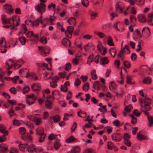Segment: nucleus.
<instances>
[{
	"mask_svg": "<svg viewBox=\"0 0 153 153\" xmlns=\"http://www.w3.org/2000/svg\"><path fill=\"white\" fill-rule=\"evenodd\" d=\"M46 5L45 4H38L37 5L35 6V9L36 11L39 12L41 15H42L43 13L46 10Z\"/></svg>",
	"mask_w": 153,
	"mask_h": 153,
	"instance_id": "f257e3e1",
	"label": "nucleus"
},
{
	"mask_svg": "<svg viewBox=\"0 0 153 153\" xmlns=\"http://www.w3.org/2000/svg\"><path fill=\"white\" fill-rule=\"evenodd\" d=\"M38 49L43 56H46L50 51V48L48 46H39Z\"/></svg>",
	"mask_w": 153,
	"mask_h": 153,
	"instance_id": "f03ea898",
	"label": "nucleus"
},
{
	"mask_svg": "<svg viewBox=\"0 0 153 153\" xmlns=\"http://www.w3.org/2000/svg\"><path fill=\"white\" fill-rule=\"evenodd\" d=\"M111 138L112 140L115 142L120 141L123 138L122 135L120 133H116L111 135Z\"/></svg>",
	"mask_w": 153,
	"mask_h": 153,
	"instance_id": "7ed1b4c3",
	"label": "nucleus"
},
{
	"mask_svg": "<svg viewBox=\"0 0 153 153\" xmlns=\"http://www.w3.org/2000/svg\"><path fill=\"white\" fill-rule=\"evenodd\" d=\"M5 9V12L7 13L11 14L13 13L12 6L8 4H5L3 5Z\"/></svg>",
	"mask_w": 153,
	"mask_h": 153,
	"instance_id": "20e7f679",
	"label": "nucleus"
},
{
	"mask_svg": "<svg viewBox=\"0 0 153 153\" xmlns=\"http://www.w3.org/2000/svg\"><path fill=\"white\" fill-rule=\"evenodd\" d=\"M41 86L38 83H35L31 86V88L33 91L37 92L40 91Z\"/></svg>",
	"mask_w": 153,
	"mask_h": 153,
	"instance_id": "39448f33",
	"label": "nucleus"
},
{
	"mask_svg": "<svg viewBox=\"0 0 153 153\" xmlns=\"http://www.w3.org/2000/svg\"><path fill=\"white\" fill-rule=\"evenodd\" d=\"M120 5H124L121 2H117L116 3L115 5L116 12H119L120 13H122L123 9L120 7Z\"/></svg>",
	"mask_w": 153,
	"mask_h": 153,
	"instance_id": "423d86ee",
	"label": "nucleus"
},
{
	"mask_svg": "<svg viewBox=\"0 0 153 153\" xmlns=\"http://www.w3.org/2000/svg\"><path fill=\"white\" fill-rule=\"evenodd\" d=\"M39 19H38L35 20L34 22H33L31 20H26L25 21L26 24L30 23L33 26H38L39 25Z\"/></svg>",
	"mask_w": 153,
	"mask_h": 153,
	"instance_id": "0eeeda50",
	"label": "nucleus"
},
{
	"mask_svg": "<svg viewBox=\"0 0 153 153\" xmlns=\"http://www.w3.org/2000/svg\"><path fill=\"white\" fill-rule=\"evenodd\" d=\"M141 131H140L137 134V138L139 141L142 140H147L149 138L146 136H145L140 134Z\"/></svg>",
	"mask_w": 153,
	"mask_h": 153,
	"instance_id": "6e6552de",
	"label": "nucleus"
},
{
	"mask_svg": "<svg viewBox=\"0 0 153 153\" xmlns=\"http://www.w3.org/2000/svg\"><path fill=\"white\" fill-rule=\"evenodd\" d=\"M117 85L114 81H111L110 82L109 88L110 90L114 92H115L116 89Z\"/></svg>",
	"mask_w": 153,
	"mask_h": 153,
	"instance_id": "1a4fd4ad",
	"label": "nucleus"
},
{
	"mask_svg": "<svg viewBox=\"0 0 153 153\" xmlns=\"http://www.w3.org/2000/svg\"><path fill=\"white\" fill-rule=\"evenodd\" d=\"M143 35L144 34L146 36H149L150 34V32L149 29L148 27H145L142 30Z\"/></svg>",
	"mask_w": 153,
	"mask_h": 153,
	"instance_id": "9d476101",
	"label": "nucleus"
},
{
	"mask_svg": "<svg viewBox=\"0 0 153 153\" xmlns=\"http://www.w3.org/2000/svg\"><path fill=\"white\" fill-rule=\"evenodd\" d=\"M143 101L144 103V108H148V106H150L149 105L151 103V100L150 98H146L145 99H143Z\"/></svg>",
	"mask_w": 153,
	"mask_h": 153,
	"instance_id": "9b49d317",
	"label": "nucleus"
},
{
	"mask_svg": "<svg viewBox=\"0 0 153 153\" xmlns=\"http://www.w3.org/2000/svg\"><path fill=\"white\" fill-rule=\"evenodd\" d=\"M37 99V97H34L32 99H30L28 98H26V102L29 105H30L33 104L35 102V101Z\"/></svg>",
	"mask_w": 153,
	"mask_h": 153,
	"instance_id": "f8f14e48",
	"label": "nucleus"
},
{
	"mask_svg": "<svg viewBox=\"0 0 153 153\" xmlns=\"http://www.w3.org/2000/svg\"><path fill=\"white\" fill-rule=\"evenodd\" d=\"M36 133L38 135L44 134V129L41 127H38L36 129Z\"/></svg>",
	"mask_w": 153,
	"mask_h": 153,
	"instance_id": "ddd939ff",
	"label": "nucleus"
},
{
	"mask_svg": "<svg viewBox=\"0 0 153 153\" xmlns=\"http://www.w3.org/2000/svg\"><path fill=\"white\" fill-rule=\"evenodd\" d=\"M0 45V50L1 53H5L7 51L6 49L7 47L6 42H4V44H1Z\"/></svg>",
	"mask_w": 153,
	"mask_h": 153,
	"instance_id": "4468645a",
	"label": "nucleus"
},
{
	"mask_svg": "<svg viewBox=\"0 0 153 153\" xmlns=\"http://www.w3.org/2000/svg\"><path fill=\"white\" fill-rule=\"evenodd\" d=\"M147 22L148 23H151L150 25L153 26V13H149L148 15Z\"/></svg>",
	"mask_w": 153,
	"mask_h": 153,
	"instance_id": "2eb2a0df",
	"label": "nucleus"
},
{
	"mask_svg": "<svg viewBox=\"0 0 153 153\" xmlns=\"http://www.w3.org/2000/svg\"><path fill=\"white\" fill-rule=\"evenodd\" d=\"M27 150L29 152L33 153L36 151V148L34 145L31 144L28 147Z\"/></svg>",
	"mask_w": 153,
	"mask_h": 153,
	"instance_id": "dca6fc26",
	"label": "nucleus"
},
{
	"mask_svg": "<svg viewBox=\"0 0 153 153\" xmlns=\"http://www.w3.org/2000/svg\"><path fill=\"white\" fill-rule=\"evenodd\" d=\"M11 20H12L13 22V25H14V21H15V19L13 17H12V18H10V19H5V20H4V22H2V23L3 24H10V21Z\"/></svg>",
	"mask_w": 153,
	"mask_h": 153,
	"instance_id": "f3484780",
	"label": "nucleus"
},
{
	"mask_svg": "<svg viewBox=\"0 0 153 153\" xmlns=\"http://www.w3.org/2000/svg\"><path fill=\"white\" fill-rule=\"evenodd\" d=\"M60 116L58 115H56L55 116L50 117V120L52 119L55 123H57L59 122L60 119Z\"/></svg>",
	"mask_w": 153,
	"mask_h": 153,
	"instance_id": "a211bd4d",
	"label": "nucleus"
},
{
	"mask_svg": "<svg viewBox=\"0 0 153 153\" xmlns=\"http://www.w3.org/2000/svg\"><path fill=\"white\" fill-rule=\"evenodd\" d=\"M62 44L65 46H70L71 45L70 41L66 38H64L63 39L62 41Z\"/></svg>",
	"mask_w": 153,
	"mask_h": 153,
	"instance_id": "6ab92c4d",
	"label": "nucleus"
},
{
	"mask_svg": "<svg viewBox=\"0 0 153 153\" xmlns=\"http://www.w3.org/2000/svg\"><path fill=\"white\" fill-rule=\"evenodd\" d=\"M138 19L139 21L142 23L145 22L147 20L146 19L145 16L141 14H139L138 16Z\"/></svg>",
	"mask_w": 153,
	"mask_h": 153,
	"instance_id": "aec40b11",
	"label": "nucleus"
},
{
	"mask_svg": "<svg viewBox=\"0 0 153 153\" xmlns=\"http://www.w3.org/2000/svg\"><path fill=\"white\" fill-rule=\"evenodd\" d=\"M80 149L79 147L76 146L71 149L70 151L68 152V153H77L79 152Z\"/></svg>",
	"mask_w": 153,
	"mask_h": 153,
	"instance_id": "412c9836",
	"label": "nucleus"
},
{
	"mask_svg": "<svg viewBox=\"0 0 153 153\" xmlns=\"http://www.w3.org/2000/svg\"><path fill=\"white\" fill-rule=\"evenodd\" d=\"M143 82L144 84H149L152 82V79L149 77H146L144 78Z\"/></svg>",
	"mask_w": 153,
	"mask_h": 153,
	"instance_id": "4be33fe9",
	"label": "nucleus"
},
{
	"mask_svg": "<svg viewBox=\"0 0 153 153\" xmlns=\"http://www.w3.org/2000/svg\"><path fill=\"white\" fill-rule=\"evenodd\" d=\"M109 52L111 56L114 57L116 53V50L114 48H111L109 50Z\"/></svg>",
	"mask_w": 153,
	"mask_h": 153,
	"instance_id": "5701e85b",
	"label": "nucleus"
},
{
	"mask_svg": "<svg viewBox=\"0 0 153 153\" xmlns=\"http://www.w3.org/2000/svg\"><path fill=\"white\" fill-rule=\"evenodd\" d=\"M107 44L110 46H114V44L113 42L112 39L110 36H109L108 37Z\"/></svg>",
	"mask_w": 153,
	"mask_h": 153,
	"instance_id": "b1692460",
	"label": "nucleus"
},
{
	"mask_svg": "<svg viewBox=\"0 0 153 153\" xmlns=\"http://www.w3.org/2000/svg\"><path fill=\"white\" fill-rule=\"evenodd\" d=\"M76 139L74 138L73 136H71L70 137L66 140V142L68 143H71L74 142L76 141Z\"/></svg>",
	"mask_w": 153,
	"mask_h": 153,
	"instance_id": "393cba45",
	"label": "nucleus"
},
{
	"mask_svg": "<svg viewBox=\"0 0 153 153\" xmlns=\"http://www.w3.org/2000/svg\"><path fill=\"white\" fill-rule=\"evenodd\" d=\"M46 107L48 109H51L52 107V102L50 100H47L45 102Z\"/></svg>",
	"mask_w": 153,
	"mask_h": 153,
	"instance_id": "a878e982",
	"label": "nucleus"
},
{
	"mask_svg": "<svg viewBox=\"0 0 153 153\" xmlns=\"http://www.w3.org/2000/svg\"><path fill=\"white\" fill-rule=\"evenodd\" d=\"M109 62L108 58L107 57H105L104 58H102L101 59V64L104 65L105 64H108Z\"/></svg>",
	"mask_w": 153,
	"mask_h": 153,
	"instance_id": "bb28decb",
	"label": "nucleus"
},
{
	"mask_svg": "<svg viewBox=\"0 0 153 153\" xmlns=\"http://www.w3.org/2000/svg\"><path fill=\"white\" fill-rule=\"evenodd\" d=\"M94 45L91 43H88L85 45L84 47V49L85 51H88L90 49L94 47Z\"/></svg>",
	"mask_w": 153,
	"mask_h": 153,
	"instance_id": "cd10ccee",
	"label": "nucleus"
},
{
	"mask_svg": "<svg viewBox=\"0 0 153 153\" xmlns=\"http://www.w3.org/2000/svg\"><path fill=\"white\" fill-rule=\"evenodd\" d=\"M91 74L92 79L94 80H96L97 78V76L96 73V71L95 70H92L91 72Z\"/></svg>",
	"mask_w": 153,
	"mask_h": 153,
	"instance_id": "c85d7f7f",
	"label": "nucleus"
},
{
	"mask_svg": "<svg viewBox=\"0 0 153 153\" xmlns=\"http://www.w3.org/2000/svg\"><path fill=\"white\" fill-rule=\"evenodd\" d=\"M151 109V108L150 106H148V108H144V109H142V111L144 112L145 115L147 116L148 117V116H149L150 115H149V113L147 111L150 110Z\"/></svg>",
	"mask_w": 153,
	"mask_h": 153,
	"instance_id": "c756f323",
	"label": "nucleus"
},
{
	"mask_svg": "<svg viewBox=\"0 0 153 153\" xmlns=\"http://www.w3.org/2000/svg\"><path fill=\"white\" fill-rule=\"evenodd\" d=\"M28 144V143H27L24 144H21L19 146V148L20 150L23 151H25V149Z\"/></svg>",
	"mask_w": 153,
	"mask_h": 153,
	"instance_id": "7c9ffc66",
	"label": "nucleus"
},
{
	"mask_svg": "<svg viewBox=\"0 0 153 153\" xmlns=\"http://www.w3.org/2000/svg\"><path fill=\"white\" fill-rule=\"evenodd\" d=\"M121 50H123L124 53H126L127 54L130 53V52L128 48V45H126L125 47L121 49Z\"/></svg>",
	"mask_w": 153,
	"mask_h": 153,
	"instance_id": "2f4dec72",
	"label": "nucleus"
},
{
	"mask_svg": "<svg viewBox=\"0 0 153 153\" xmlns=\"http://www.w3.org/2000/svg\"><path fill=\"white\" fill-rule=\"evenodd\" d=\"M39 135V143L43 142L45 138L46 137V134H44Z\"/></svg>",
	"mask_w": 153,
	"mask_h": 153,
	"instance_id": "473e14b6",
	"label": "nucleus"
},
{
	"mask_svg": "<svg viewBox=\"0 0 153 153\" xmlns=\"http://www.w3.org/2000/svg\"><path fill=\"white\" fill-rule=\"evenodd\" d=\"M18 39L22 45H24L25 44L26 40V39L25 37L23 36H21L19 37Z\"/></svg>",
	"mask_w": 153,
	"mask_h": 153,
	"instance_id": "72a5a7b5",
	"label": "nucleus"
},
{
	"mask_svg": "<svg viewBox=\"0 0 153 153\" xmlns=\"http://www.w3.org/2000/svg\"><path fill=\"white\" fill-rule=\"evenodd\" d=\"M22 138L23 140L25 141L29 142H31L32 140V139L30 135H28L27 136H22Z\"/></svg>",
	"mask_w": 153,
	"mask_h": 153,
	"instance_id": "f704fd0d",
	"label": "nucleus"
},
{
	"mask_svg": "<svg viewBox=\"0 0 153 153\" xmlns=\"http://www.w3.org/2000/svg\"><path fill=\"white\" fill-rule=\"evenodd\" d=\"M147 119L149 120V126H151L153 124V117L151 116H148Z\"/></svg>",
	"mask_w": 153,
	"mask_h": 153,
	"instance_id": "c9c22d12",
	"label": "nucleus"
},
{
	"mask_svg": "<svg viewBox=\"0 0 153 153\" xmlns=\"http://www.w3.org/2000/svg\"><path fill=\"white\" fill-rule=\"evenodd\" d=\"M34 122L35 123V124L36 125H39L42 122V119L41 118L37 117Z\"/></svg>",
	"mask_w": 153,
	"mask_h": 153,
	"instance_id": "e433bc0d",
	"label": "nucleus"
},
{
	"mask_svg": "<svg viewBox=\"0 0 153 153\" xmlns=\"http://www.w3.org/2000/svg\"><path fill=\"white\" fill-rule=\"evenodd\" d=\"M132 108L133 107L132 105L130 104L125 107V110L126 112H130Z\"/></svg>",
	"mask_w": 153,
	"mask_h": 153,
	"instance_id": "4c0bfd02",
	"label": "nucleus"
},
{
	"mask_svg": "<svg viewBox=\"0 0 153 153\" xmlns=\"http://www.w3.org/2000/svg\"><path fill=\"white\" fill-rule=\"evenodd\" d=\"M108 149H109L112 150L114 146V143L111 142H108L107 143Z\"/></svg>",
	"mask_w": 153,
	"mask_h": 153,
	"instance_id": "58836bf2",
	"label": "nucleus"
},
{
	"mask_svg": "<svg viewBox=\"0 0 153 153\" xmlns=\"http://www.w3.org/2000/svg\"><path fill=\"white\" fill-rule=\"evenodd\" d=\"M36 115H30L28 116V118L29 119L32 121L34 122L36 118Z\"/></svg>",
	"mask_w": 153,
	"mask_h": 153,
	"instance_id": "ea45409f",
	"label": "nucleus"
},
{
	"mask_svg": "<svg viewBox=\"0 0 153 153\" xmlns=\"http://www.w3.org/2000/svg\"><path fill=\"white\" fill-rule=\"evenodd\" d=\"M89 89V84L88 83H85L82 87V89L83 91H87Z\"/></svg>",
	"mask_w": 153,
	"mask_h": 153,
	"instance_id": "a19ab883",
	"label": "nucleus"
},
{
	"mask_svg": "<svg viewBox=\"0 0 153 153\" xmlns=\"http://www.w3.org/2000/svg\"><path fill=\"white\" fill-rule=\"evenodd\" d=\"M5 128L4 127L3 128L1 129H0V132L3 133L4 135V136L5 137L8 134V131H5Z\"/></svg>",
	"mask_w": 153,
	"mask_h": 153,
	"instance_id": "79ce46f5",
	"label": "nucleus"
},
{
	"mask_svg": "<svg viewBox=\"0 0 153 153\" xmlns=\"http://www.w3.org/2000/svg\"><path fill=\"white\" fill-rule=\"evenodd\" d=\"M100 82L98 81H95L93 84V88L95 89V87H97L98 88V90H99V87L100 86Z\"/></svg>",
	"mask_w": 153,
	"mask_h": 153,
	"instance_id": "37998d69",
	"label": "nucleus"
},
{
	"mask_svg": "<svg viewBox=\"0 0 153 153\" xmlns=\"http://www.w3.org/2000/svg\"><path fill=\"white\" fill-rule=\"evenodd\" d=\"M113 124L115 125L117 128H119L121 126L120 125V121L117 120H116L113 121Z\"/></svg>",
	"mask_w": 153,
	"mask_h": 153,
	"instance_id": "c03bdc74",
	"label": "nucleus"
},
{
	"mask_svg": "<svg viewBox=\"0 0 153 153\" xmlns=\"http://www.w3.org/2000/svg\"><path fill=\"white\" fill-rule=\"evenodd\" d=\"M25 124L29 127L30 129H33L34 128V126L32 123H30V122L27 121L26 122L24 123Z\"/></svg>",
	"mask_w": 153,
	"mask_h": 153,
	"instance_id": "a18cd8bd",
	"label": "nucleus"
},
{
	"mask_svg": "<svg viewBox=\"0 0 153 153\" xmlns=\"http://www.w3.org/2000/svg\"><path fill=\"white\" fill-rule=\"evenodd\" d=\"M67 21H70L72 23L73 25H75L76 24V20L73 17H71L69 18L67 20Z\"/></svg>",
	"mask_w": 153,
	"mask_h": 153,
	"instance_id": "49530a36",
	"label": "nucleus"
},
{
	"mask_svg": "<svg viewBox=\"0 0 153 153\" xmlns=\"http://www.w3.org/2000/svg\"><path fill=\"white\" fill-rule=\"evenodd\" d=\"M30 89L29 87L28 86L24 87L23 88L22 92L23 94H25L28 92Z\"/></svg>",
	"mask_w": 153,
	"mask_h": 153,
	"instance_id": "de8ad7c7",
	"label": "nucleus"
},
{
	"mask_svg": "<svg viewBox=\"0 0 153 153\" xmlns=\"http://www.w3.org/2000/svg\"><path fill=\"white\" fill-rule=\"evenodd\" d=\"M71 65L70 63L68 62L65 64V69L66 71H69L71 69Z\"/></svg>",
	"mask_w": 153,
	"mask_h": 153,
	"instance_id": "09e8293b",
	"label": "nucleus"
},
{
	"mask_svg": "<svg viewBox=\"0 0 153 153\" xmlns=\"http://www.w3.org/2000/svg\"><path fill=\"white\" fill-rule=\"evenodd\" d=\"M7 150V147L4 146V144L2 145L0 148V151L2 152H5Z\"/></svg>",
	"mask_w": 153,
	"mask_h": 153,
	"instance_id": "8fccbe9b",
	"label": "nucleus"
},
{
	"mask_svg": "<svg viewBox=\"0 0 153 153\" xmlns=\"http://www.w3.org/2000/svg\"><path fill=\"white\" fill-rule=\"evenodd\" d=\"M90 15L91 17V19H94V18L93 17L97 16V14L96 12L91 11L90 13Z\"/></svg>",
	"mask_w": 153,
	"mask_h": 153,
	"instance_id": "3c124183",
	"label": "nucleus"
},
{
	"mask_svg": "<svg viewBox=\"0 0 153 153\" xmlns=\"http://www.w3.org/2000/svg\"><path fill=\"white\" fill-rule=\"evenodd\" d=\"M49 113L47 111H44L43 112L42 114V116L43 118L45 120L47 119L49 117Z\"/></svg>",
	"mask_w": 153,
	"mask_h": 153,
	"instance_id": "603ef678",
	"label": "nucleus"
},
{
	"mask_svg": "<svg viewBox=\"0 0 153 153\" xmlns=\"http://www.w3.org/2000/svg\"><path fill=\"white\" fill-rule=\"evenodd\" d=\"M61 144L59 142H55L54 143V146L55 149L56 150H58L61 146Z\"/></svg>",
	"mask_w": 153,
	"mask_h": 153,
	"instance_id": "864d4df0",
	"label": "nucleus"
},
{
	"mask_svg": "<svg viewBox=\"0 0 153 153\" xmlns=\"http://www.w3.org/2000/svg\"><path fill=\"white\" fill-rule=\"evenodd\" d=\"M38 39V36L37 35H33V37L30 39V40L32 42H36Z\"/></svg>",
	"mask_w": 153,
	"mask_h": 153,
	"instance_id": "5fc2aeb1",
	"label": "nucleus"
},
{
	"mask_svg": "<svg viewBox=\"0 0 153 153\" xmlns=\"http://www.w3.org/2000/svg\"><path fill=\"white\" fill-rule=\"evenodd\" d=\"M123 65L124 66L127 68H129L131 66L130 62L128 61H126L124 62Z\"/></svg>",
	"mask_w": 153,
	"mask_h": 153,
	"instance_id": "6e6d98bb",
	"label": "nucleus"
},
{
	"mask_svg": "<svg viewBox=\"0 0 153 153\" xmlns=\"http://www.w3.org/2000/svg\"><path fill=\"white\" fill-rule=\"evenodd\" d=\"M19 79V76H16L13 78H11V80H12L14 84H16L17 81Z\"/></svg>",
	"mask_w": 153,
	"mask_h": 153,
	"instance_id": "4d7b16f0",
	"label": "nucleus"
},
{
	"mask_svg": "<svg viewBox=\"0 0 153 153\" xmlns=\"http://www.w3.org/2000/svg\"><path fill=\"white\" fill-rule=\"evenodd\" d=\"M126 82L127 84H129L130 85L133 84V83L131 82V77L130 76H126Z\"/></svg>",
	"mask_w": 153,
	"mask_h": 153,
	"instance_id": "13d9d810",
	"label": "nucleus"
},
{
	"mask_svg": "<svg viewBox=\"0 0 153 153\" xmlns=\"http://www.w3.org/2000/svg\"><path fill=\"white\" fill-rule=\"evenodd\" d=\"M131 60L133 61H135L137 58V56L136 54L135 53H133L131 55Z\"/></svg>",
	"mask_w": 153,
	"mask_h": 153,
	"instance_id": "bf43d9fd",
	"label": "nucleus"
},
{
	"mask_svg": "<svg viewBox=\"0 0 153 153\" xmlns=\"http://www.w3.org/2000/svg\"><path fill=\"white\" fill-rule=\"evenodd\" d=\"M25 33L26 36L28 38L31 37L33 35V33L32 31H29Z\"/></svg>",
	"mask_w": 153,
	"mask_h": 153,
	"instance_id": "052dcab7",
	"label": "nucleus"
},
{
	"mask_svg": "<svg viewBox=\"0 0 153 153\" xmlns=\"http://www.w3.org/2000/svg\"><path fill=\"white\" fill-rule=\"evenodd\" d=\"M7 102L12 105H14L16 104L17 102L15 100H7Z\"/></svg>",
	"mask_w": 153,
	"mask_h": 153,
	"instance_id": "680f3d73",
	"label": "nucleus"
},
{
	"mask_svg": "<svg viewBox=\"0 0 153 153\" xmlns=\"http://www.w3.org/2000/svg\"><path fill=\"white\" fill-rule=\"evenodd\" d=\"M21 124L20 122L16 119H14L13 120V124L15 126H18Z\"/></svg>",
	"mask_w": 153,
	"mask_h": 153,
	"instance_id": "e2e57ef3",
	"label": "nucleus"
},
{
	"mask_svg": "<svg viewBox=\"0 0 153 153\" xmlns=\"http://www.w3.org/2000/svg\"><path fill=\"white\" fill-rule=\"evenodd\" d=\"M10 91L12 94H16L17 90L15 87H12L9 89Z\"/></svg>",
	"mask_w": 153,
	"mask_h": 153,
	"instance_id": "0e129e2a",
	"label": "nucleus"
},
{
	"mask_svg": "<svg viewBox=\"0 0 153 153\" xmlns=\"http://www.w3.org/2000/svg\"><path fill=\"white\" fill-rule=\"evenodd\" d=\"M82 4L85 7H87L89 4V1L88 0H82Z\"/></svg>",
	"mask_w": 153,
	"mask_h": 153,
	"instance_id": "69168bd1",
	"label": "nucleus"
},
{
	"mask_svg": "<svg viewBox=\"0 0 153 153\" xmlns=\"http://www.w3.org/2000/svg\"><path fill=\"white\" fill-rule=\"evenodd\" d=\"M130 138V136L128 133L124 134L123 137V138L124 140H128Z\"/></svg>",
	"mask_w": 153,
	"mask_h": 153,
	"instance_id": "338daca9",
	"label": "nucleus"
},
{
	"mask_svg": "<svg viewBox=\"0 0 153 153\" xmlns=\"http://www.w3.org/2000/svg\"><path fill=\"white\" fill-rule=\"evenodd\" d=\"M74 27L72 26H68L67 27V29L65 30L72 33L74 30Z\"/></svg>",
	"mask_w": 153,
	"mask_h": 153,
	"instance_id": "774afa93",
	"label": "nucleus"
}]
</instances>
